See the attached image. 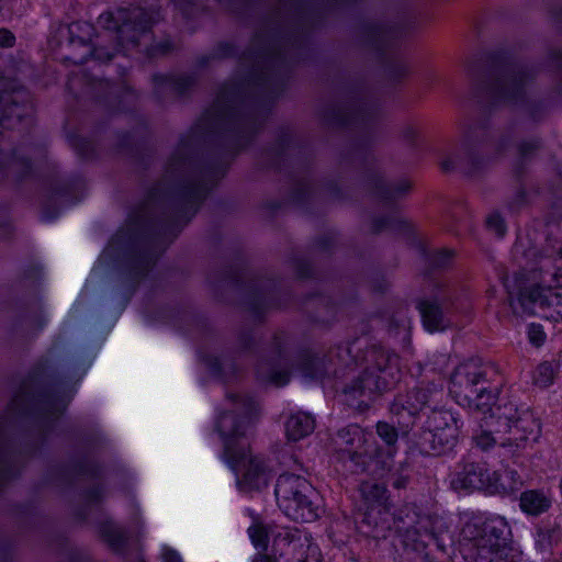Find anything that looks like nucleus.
Listing matches in <instances>:
<instances>
[{
    "instance_id": "obj_1",
    "label": "nucleus",
    "mask_w": 562,
    "mask_h": 562,
    "mask_svg": "<svg viewBox=\"0 0 562 562\" xmlns=\"http://www.w3.org/2000/svg\"><path fill=\"white\" fill-rule=\"evenodd\" d=\"M303 37L290 27L260 30L241 56L245 79L223 86L212 108L181 136L167 160L161 181L112 238L109 251L121 252L125 271L140 279L166 249L161 236L177 218L195 214L207 192L224 177L226 165L206 162L202 149L221 143L239 149L251 142L267 106L283 91L290 68L300 60Z\"/></svg>"
},
{
    "instance_id": "obj_2",
    "label": "nucleus",
    "mask_w": 562,
    "mask_h": 562,
    "mask_svg": "<svg viewBox=\"0 0 562 562\" xmlns=\"http://www.w3.org/2000/svg\"><path fill=\"white\" fill-rule=\"evenodd\" d=\"M153 15L140 7H115L98 16L97 25L110 33L115 42L114 46H103L97 36L93 42L94 26L86 21H76L67 25L68 41L71 44L91 45V54L100 61H109L119 52H125L139 45L143 37L147 36Z\"/></svg>"
},
{
    "instance_id": "obj_3",
    "label": "nucleus",
    "mask_w": 562,
    "mask_h": 562,
    "mask_svg": "<svg viewBox=\"0 0 562 562\" xmlns=\"http://www.w3.org/2000/svg\"><path fill=\"white\" fill-rule=\"evenodd\" d=\"M66 408L55 394L43 391L30 394L25 390L16 394L0 415V488L19 472L18 457L12 451L13 435L20 422L33 416L41 429H48Z\"/></svg>"
},
{
    "instance_id": "obj_4",
    "label": "nucleus",
    "mask_w": 562,
    "mask_h": 562,
    "mask_svg": "<svg viewBox=\"0 0 562 562\" xmlns=\"http://www.w3.org/2000/svg\"><path fill=\"white\" fill-rule=\"evenodd\" d=\"M501 386L502 379L493 363L470 359L452 372L449 392L459 405L485 413Z\"/></svg>"
},
{
    "instance_id": "obj_5",
    "label": "nucleus",
    "mask_w": 562,
    "mask_h": 562,
    "mask_svg": "<svg viewBox=\"0 0 562 562\" xmlns=\"http://www.w3.org/2000/svg\"><path fill=\"white\" fill-rule=\"evenodd\" d=\"M496 395L494 403L488 405L484 418L493 426L497 435H507L501 447L515 453L525 449L529 442H536L540 436V423L528 408H519L510 396Z\"/></svg>"
},
{
    "instance_id": "obj_6",
    "label": "nucleus",
    "mask_w": 562,
    "mask_h": 562,
    "mask_svg": "<svg viewBox=\"0 0 562 562\" xmlns=\"http://www.w3.org/2000/svg\"><path fill=\"white\" fill-rule=\"evenodd\" d=\"M539 283L524 288L518 302L528 315H542L546 318L562 321V286H552L562 279V247L554 258L542 257L539 261Z\"/></svg>"
},
{
    "instance_id": "obj_7",
    "label": "nucleus",
    "mask_w": 562,
    "mask_h": 562,
    "mask_svg": "<svg viewBox=\"0 0 562 562\" xmlns=\"http://www.w3.org/2000/svg\"><path fill=\"white\" fill-rule=\"evenodd\" d=\"M364 369L344 389L352 398L379 395L393 387L401 376L398 357L379 346L370 347L364 355Z\"/></svg>"
},
{
    "instance_id": "obj_8",
    "label": "nucleus",
    "mask_w": 562,
    "mask_h": 562,
    "mask_svg": "<svg viewBox=\"0 0 562 562\" xmlns=\"http://www.w3.org/2000/svg\"><path fill=\"white\" fill-rule=\"evenodd\" d=\"M226 398L232 409L218 417L216 428L223 439L225 461L234 467L236 460L247 457L248 445L243 439L246 427L257 411V403L248 395L235 393H227Z\"/></svg>"
},
{
    "instance_id": "obj_9",
    "label": "nucleus",
    "mask_w": 562,
    "mask_h": 562,
    "mask_svg": "<svg viewBox=\"0 0 562 562\" xmlns=\"http://www.w3.org/2000/svg\"><path fill=\"white\" fill-rule=\"evenodd\" d=\"M274 495L279 508L294 521L311 522L319 516V495L312 484L300 475L281 474L276 483Z\"/></svg>"
},
{
    "instance_id": "obj_10",
    "label": "nucleus",
    "mask_w": 562,
    "mask_h": 562,
    "mask_svg": "<svg viewBox=\"0 0 562 562\" xmlns=\"http://www.w3.org/2000/svg\"><path fill=\"white\" fill-rule=\"evenodd\" d=\"M533 78L524 66L506 63L495 69L487 81L479 86L480 102L491 105L515 104L525 97V88Z\"/></svg>"
},
{
    "instance_id": "obj_11",
    "label": "nucleus",
    "mask_w": 562,
    "mask_h": 562,
    "mask_svg": "<svg viewBox=\"0 0 562 562\" xmlns=\"http://www.w3.org/2000/svg\"><path fill=\"white\" fill-rule=\"evenodd\" d=\"M491 147V134L487 125L484 123L472 124L464 133L460 153L445 158L441 161V168L445 171H450L459 167L472 173L485 164Z\"/></svg>"
},
{
    "instance_id": "obj_12",
    "label": "nucleus",
    "mask_w": 562,
    "mask_h": 562,
    "mask_svg": "<svg viewBox=\"0 0 562 562\" xmlns=\"http://www.w3.org/2000/svg\"><path fill=\"white\" fill-rule=\"evenodd\" d=\"M442 396L441 390L435 384L416 386L405 394L397 395L391 404V413L397 416L402 436H406L419 419V413L428 405L437 404Z\"/></svg>"
},
{
    "instance_id": "obj_13",
    "label": "nucleus",
    "mask_w": 562,
    "mask_h": 562,
    "mask_svg": "<svg viewBox=\"0 0 562 562\" xmlns=\"http://www.w3.org/2000/svg\"><path fill=\"white\" fill-rule=\"evenodd\" d=\"M338 461L351 473L367 470L370 452L367 448V435L358 425H348L337 431L334 438Z\"/></svg>"
},
{
    "instance_id": "obj_14",
    "label": "nucleus",
    "mask_w": 562,
    "mask_h": 562,
    "mask_svg": "<svg viewBox=\"0 0 562 562\" xmlns=\"http://www.w3.org/2000/svg\"><path fill=\"white\" fill-rule=\"evenodd\" d=\"M360 492L370 505L361 521L363 532L373 538H386L391 525L385 506L389 498L385 485L374 481H366L361 483Z\"/></svg>"
},
{
    "instance_id": "obj_15",
    "label": "nucleus",
    "mask_w": 562,
    "mask_h": 562,
    "mask_svg": "<svg viewBox=\"0 0 562 562\" xmlns=\"http://www.w3.org/2000/svg\"><path fill=\"white\" fill-rule=\"evenodd\" d=\"M379 115L375 102L360 97H351L344 106L330 105L324 110L323 120L329 126L371 125Z\"/></svg>"
},
{
    "instance_id": "obj_16",
    "label": "nucleus",
    "mask_w": 562,
    "mask_h": 562,
    "mask_svg": "<svg viewBox=\"0 0 562 562\" xmlns=\"http://www.w3.org/2000/svg\"><path fill=\"white\" fill-rule=\"evenodd\" d=\"M30 93L14 82L0 79V125L14 128L23 121L30 123Z\"/></svg>"
},
{
    "instance_id": "obj_17",
    "label": "nucleus",
    "mask_w": 562,
    "mask_h": 562,
    "mask_svg": "<svg viewBox=\"0 0 562 562\" xmlns=\"http://www.w3.org/2000/svg\"><path fill=\"white\" fill-rule=\"evenodd\" d=\"M290 337L285 333H277L272 338L271 357L260 358L256 364L258 380L276 386H283L290 381V372L282 368L290 364Z\"/></svg>"
},
{
    "instance_id": "obj_18",
    "label": "nucleus",
    "mask_w": 562,
    "mask_h": 562,
    "mask_svg": "<svg viewBox=\"0 0 562 562\" xmlns=\"http://www.w3.org/2000/svg\"><path fill=\"white\" fill-rule=\"evenodd\" d=\"M510 528L504 517L493 516L485 520H472L464 525L461 531L462 542L479 543L484 547L501 544V550L507 553Z\"/></svg>"
},
{
    "instance_id": "obj_19",
    "label": "nucleus",
    "mask_w": 562,
    "mask_h": 562,
    "mask_svg": "<svg viewBox=\"0 0 562 562\" xmlns=\"http://www.w3.org/2000/svg\"><path fill=\"white\" fill-rule=\"evenodd\" d=\"M451 300V291L443 284H437L432 294L417 301L416 307L420 313L424 327L428 331L445 330L450 326Z\"/></svg>"
},
{
    "instance_id": "obj_20",
    "label": "nucleus",
    "mask_w": 562,
    "mask_h": 562,
    "mask_svg": "<svg viewBox=\"0 0 562 562\" xmlns=\"http://www.w3.org/2000/svg\"><path fill=\"white\" fill-rule=\"evenodd\" d=\"M234 471H241V477L237 479V484L241 491H260L268 486L272 479V470L266 460L260 456H252L247 448V457L236 460Z\"/></svg>"
},
{
    "instance_id": "obj_21",
    "label": "nucleus",
    "mask_w": 562,
    "mask_h": 562,
    "mask_svg": "<svg viewBox=\"0 0 562 562\" xmlns=\"http://www.w3.org/2000/svg\"><path fill=\"white\" fill-rule=\"evenodd\" d=\"M490 470L486 463L463 460L458 463L450 481V486L457 492H470L474 490L487 491Z\"/></svg>"
},
{
    "instance_id": "obj_22",
    "label": "nucleus",
    "mask_w": 562,
    "mask_h": 562,
    "mask_svg": "<svg viewBox=\"0 0 562 562\" xmlns=\"http://www.w3.org/2000/svg\"><path fill=\"white\" fill-rule=\"evenodd\" d=\"M247 290V310L256 321H261L267 310L280 305L276 300V282L273 280L250 279Z\"/></svg>"
},
{
    "instance_id": "obj_23",
    "label": "nucleus",
    "mask_w": 562,
    "mask_h": 562,
    "mask_svg": "<svg viewBox=\"0 0 562 562\" xmlns=\"http://www.w3.org/2000/svg\"><path fill=\"white\" fill-rule=\"evenodd\" d=\"M414 516L416 517V520L412 518L407 524L402 520L403 526H398L397 531L401 541L406 549L423 554L424 557L428 543V539H426L425 536L430 535L434 520L427 515L419 516L414 513Z\"/></svg>"
},
{
    "instance_id": "obj_24",
    "label": "nucleus",
    "mask_w": 562,
    "mask_h": 562,
    "mask_svg": "<svg viewBox=\"0 0 562 562\" xmlns=\"http://www.w3.org/2000/svg\"><path fill=\"white\" fill-rule=\"evenodd\" d=\"M154 94L158 101L165 102L175 97L186 93L194 83L195 77L192 75L182 76H153Z\"/></svg>"
},
{
    "instance_id": "obj_25",
    "label": "nucleus",
    "mask_w": 562,
    "mask_h": 562,
    "mask_svg": "<svg viewBox=\"0 0 562 562\" xmlns=\"http://www.w3.org/2000/svg\"><path fill=\"white\" fill-rule=\"evenodd\" d=\"M426 424L432 431L438 434L439 442L453 448L458 440L459 426L457 418L451 412L434 409L427 417Z\"/></svg>"
},
{
    "instance_id": "obj_26",
    "label": "nucleus",
    "mask_w": 562,
    "mask_h": 562,
    "mask_svg": "<svg viewBox=\"0 0 562 562\" xmlns=\"http://www.w3.org/2000/svg\"><path fill=\"white\" fill-rule=\"evenodd\" d=\"M407 436L422 454L438 456L452 449L449 445L439 442L438 434L432 431L426 423L418 430H414V426H412Z\"/></svg>"
},
{
    "instance_id": "obj_27",
    "label": "nucleus",
    "mask_w": 562,
    "mask_h": 562,
    "mask_svg": "<svg viewBox=\"0 0 562 562\" xmlns=\"http://www.w3.org/2000/svg\"><path fill=\"white\" fill-rule=\"evenodd\" d=\"M36 151H40L37 147H30L27 149L19 147L14 149L8 165L4 164L3 155L0 151V180L9 172L13 173L18 179L29 175L32 169L31 155L35 156Z\"/></svg>"
},
{
    "instance_id": "obj_28",
    "label": "nucleus",
    "mask_w": 562,
    "mask_h": 562,
    "mask_svg": "<svg viewBox=\"0 0 562 562\" xmlns=\"http://www.w3.org/2000/svg\"><path fill=\"white\" fill-rule=\"evenodd\" d=\"M522 483L521 476L515 470L493 471L490 474L486 492L503 496L513 495L521 488Z\"/></svg>"
},
{
    "instance_id": "obj_29",
    "label": "nucleus",
    "mask_w": 562,
    "mask_h": 562,
    "mask_svg": "<svg viewBox=\"0 0 562 562\" xmlns=\"http://www.w3.org/2000/svg\"><path fill=\"white\" fill-rule=\"evenodd\" d=\"M501 544L484 547L473 542L460 541V552L468 562H501L507 553L502 552Z\"/></svg>"
},
{
    "instance_id": "obj_30",
    "label": "nucleus",
    "mask_w": 562,
    "mask_h": 562,
    "mask_svg": "<svg viewBox=\"0 0 562 562\" xmlns=\"http://www.w3.org/2000/svg\"><path fill=\"white\" fill-rule=\"evenodd\" d=\"M551 505V494L544 490H527L519 497L520 509L530 516H539L547 513Z\"/></svg>"
},
{
    "instance_id": "obj_31",
    "label": "nucleus",
    "mask_w": 562,
    "mask_h": 562,
    "mask_svg": "<svg viewBox=\"0 0 562 562\" xmlns=\"http://www.w3.org/2000/svg\"><path fill=\"white\" fill-rule=\"evenodd\" d=\"M296 367L302 375L310 380L322 379L327 373L326 358L311 350H302L297 353Z\"/></svg>"
},
{
    "instance_id": "obj_32",
    "label": "nucleus",
    "mask_w": 562,
    "mask_h": 562,
    "mask_svg": "<svg viewBox=\"0 0 562 562\" xmlns=\"http://www.w3.org/2000/svg\"><path fill=\"white\" fill-rule=\"evenodd\" d=\"M370 186L373 194L384 203L394 201L411 189V182L406 179L397 183H386L380 175L372 176Z\"/></svg>"
},
{
    "instance_id": "obj_33",
    "label": "nucleus",
    "mask_w": 562,
    "mask_h": 562,
    "mask_svg": "<svg viewBox=\"0 0 562 562\" xmlns=\"http://www.w3.org/2000/svg\"><path fill=\"white\" fill-rule=\"evenodd\" d=\"M425 538L428 539V543L424 558L429 562H447L451 549V540L448 533L437 532L432 526L430 535L425 536Z\"/></svg>"
},
{
    "instance_id": "obj_34",
    "label": "nucleus",
    "mask_w": 562,
    "mask_h": 562,
    "mask_svg": "<svg viewBox=\"0 0 562 562\" xmlns=\"http://www.w3.org/2000/svg\"><path fill=\"white\" fill-rule=\"evenodd\" d=\"M315 428L314 418L306 413H296L289 417L285 423V434L289 440L299 441L313 432Z\"/></svg>"
},
{
    "instance_id": "obj_35",
    "label": "nucleus",
    "mask_w": 562,
    "mask_h": 562,
    "mask_svg": "<svg viewBox=\"0 0 562 562\" xmlns=\"http://www.w3.org/2000/svg\"><path fill=\"white\" fill-rule=\"evenodd\" d=\"M562 539V530L558 524L547 526L537 532L536 549L544 558L549 559L552 555V550L555 544Z\"/></svg>"
},
{
    "instance_id": "obj_36",
    "label": "nucleus",
    "mask_w": 562,
    "mask_h": 562,
    "mask_svg": "<svg viewBox=\"0 0 562 562\" xmlns=\"http://www.w3.org/2000/svg\"><path fill=\"white\" fill-rule=\"evenodd\" d=\"M492 427L490 422L483 417L479 432L473 436V441L483 451L488 450L497 443L501 446V441L507 437V435H497Z\"/></svg>"
},
{
    "instance_id": "obj_37",
    "label": "nucleus",
    "mask_w": 562,
    "mask_h": 562,
    "mask_svg": "<svg viewBox=\"0 0 562 562\" xmlns=\"http://www.w3.org/2000/svg\"><path fill=\"white\" fill-rule=\"evenodd\" d=\"M100 533L109 546L115 550H122L127 541L126 532L112 521H106L100 526Z\"/></svg>"
},
{
    "instance_id": "obj_38",
    "label": "nucleus",
    "mask_w": 562,
    "mask_h": 562,
    "mask_svg": "<svg viewBox=\"0 0 562 562\" xmlns=\"http://www.w3.org/2000/svg\"><path fill=\"white\" fill-rule=\"evenodd\" d=\"M391 36V31L382 25H370L364 30V43L376 52L384 49Z\"/></svg>"
},
{
    "instance_id": "obj_39",
    "label": "nucleus",
    "mask_w": 562,
    "mask_h": 562,
    "mask_svg": "<svg viewBox=\"0 0 562 562\" xmlns=\"http://www.w3.org/2000/svg\"><path fill=\"white\" fill-rule=\"evenodd\" d=\"M411 321L405 311L396 312L389 321L387 333L391 337L406 341L409 338Z\"/></svg>"
},
{
    "instance_id": "obj_40",
    "label": "nucleus",
    "mask_w": 562,
    "mask_h": 562,
    "mask_svg": "<svg viewBox=\"0 0 562 562\" xmlns=\"http://www.w3.org/2000/svg\"><path fill=\"white\" fill-rule=\"evenodd\" d=\"M204 361L214 374L222 375L226 381L233 379L238 371V367L226 356L222 358L207 356Z\"/></svg>"
},
{
    "instance_id": "obj_41",
    "label": "nucleus",
    "mask_w": 562,
    "mask_h": 562,
    "mask_svg": "<svg viewBox=\"0 0 562 562\" xmlns=\"http://www.w3.org/2000/svg\"><path fill=\"white\" fill-rule=\"evenodd\" d=\"M387 229L395 233L406 234L411 231V224L400 217H379L373 220V233H380Z\"/></svg>"
},
{
    "instance_id": "obj_42",
    "label": "nucleus",
    "mask_w": 562,
    "mask_h": 562,
    "mask_svg": "<svg viewBox=\"0 0 562 562\" xmlns=\"http://www.w3.org/2000/svg\"><path fill=\"white\" fill-rule=\"evenodd\" d=\"M554 368L550 362L540 363L533 374V381L540 387H548L553 383Z\"/></svg>"
},
{
    "instance_id": "obj_43",
    "label": "nucleus",
    "mask_w": 562,
    "mask_h": 562,
    "mask_svg": "<svg viewBox=\"0 0 562 562\" xmlns=\"http://www.w3.org/2000/svg\"><path fill=\"white\" fill-rule=\"evenodd\" d=\"M376 434L390 448L394 447L398 439V430L391 424L379 422L375 426Z\"/></svg>"
},
{
    "instance_id": "obj_44",
    "label": "nucleus",
    "mask_w": 562,
    "mask_h": 562,
    "mask_svg": "<svg viewBox=\"0 0 562 562\" xmlns=\"http://www.w3.org/2000/svg\"><path fill=\"white\" fill-rule=\"evenodd\" d=\"M453 255L450 249L437 250L429 257V265L435 269H445L451 265Z\"/></svg>"
},
{
    "instance_id": "obj_45",
    "label": "nucleus",
    "mask_w": 562,
    "mask_h": 562,
    "mask_svg": "<svg viewBox=\"0 0 562 562\" xmlns=\"http://www.w3.org/2000/svg\"><path fill=\"white\" fill-rule=\"evenodd\" d=\"M236 54V48L234 45L229 43H220L212 52L210 56H205L202 58L201 64L204 65L209 59L215 58H226L234 56Z\"/></svg>"
},
{
    "instance_id": "obj_46",
    "label": "nucleus",
    "mask_w": 562,
    "mask_h": 562,
    "mask_svg": "<svg viewBox=\"0 0 562 562\" xmlns=\"http://www.w3.org/2000/svg\"><path fill=\"white\" fill-rule=\"evenodd\" d=\"M248 533L256 548L267 549L268 535L262 526L254 525L249 527Z\"/></svg>"
},
{
    "instance_id": "obj_47",
    "label": "nucleus",
    "mask_w": 562,
    "mask_h": 562,
    "mask_svg": "<svg viewBox=\"0 0 562 562\" xmlns=\"http://www.w3.org/2000/svg\"><path fill=\"white\" fill-rule=\"evenodd\" d=\"M71 146L82 158H90L93 154V145L83 137L76 136L71 139Z\"/></svg>"
},
{
    "instance_id": "obj_48",
    "label": "nucleus",
    "mask_w": 562,
    "mask_h": 562,
    "mask_svg": "<svg viewBox=\"0 0 562 562\" xmlns=\"http://www.w3.org/2000/svg\"><path fill=\"white\" fill-rule=\"evenodd\" d=\"M486 225H487V228L493 231L498 237H503L505 235V231H506L505 224L499 214H497V213L491 214L486 218Z\"/></svg>"
},
{
    "instance_id": "obj_49",
    "label": "nucleus",
    "mask_w": 562,
    "mask_h": 562,
    "mask_svg": "<svg viewBox=\"0 0 562 562\" xmlns=\"http://www.w3.org/2000/svg\"><path fill=\"white\" fill-rule=\"evenodd\" d=\"M529 339L535 346H541L546 339V334L540 325L531 324L529 327Z\"/></svg>"
},
{
    "instance_id": "obj_50",
    "label": "nucleus",
    "mask_w": 562,
    "mask_h": 562,
    "mask_svg": "<svg viewBox=\"0 0 562 562\" xmlns=\"http://www.w3.org/2000/svg\"><path fill=\"white\" fill-rule=\"evenodd\" d=\"M255 342V336L251 330H241L238 336V347L243 351L251 350Z\"/></svg>"
},
{
    "instance_id": "obj_51",
    "label": "nucleus",
    "mask_w": 562,
    "mask_h": 562,
    "mask_svg": "<svg viewBox=\"0 0 562 562\" xmlns=\"http://www.w3.org/2000/svg\"><path fill=\"white\" fill-rule=\"evenodd\" d=\"M15 44L14 34L8 29H0V47H13Z\"/></svg>"
},
{
    "instance_id": "obj_52",
    "label": "nucleus",
    "mask_w": 562,
    "mask_h": 562,
    "mask_svg": "<svg viewBox=\"0 0 562 562\" xmlns=\"http://www.w3.org/2000/svg\"><path fill=\"white\" fill-rule=\"evenodd\" d=\"M402 138L409 145H413L418 137V130L414 125H406L401 132Z\"/></svg>"
},
{
    "instance_id": "obj_53",
    "label": "nucleus",
    "mask_w": 562,
    "mask_h": 562,
    "mask_svg": "<svg viewBox=\"0 0 562 562\" xmlns=\"http://www.w3.org/2000/svg\"><path fill=\"white\" fill-rule=\"evenodd\" d=\"M294 268L300 278H306L310 276L311 267L307 261L303 259H295Z\"/></svg>"
},
{
    "instance_id": "obj_54",
    "label": "nucleus",
    "mask_w": 562,
    "mask_h": 562,
    "mask_svg": "<svg viewBox=\"0 0 562 562\" xmlns=\"http://www.w3.org/2000/svg\"><path fill=\"white\" fill-rule=\"evenodd\" d=\"M103 495V490L101 486L95 485L92 488H90L86 494V499L88 503H98Z\"/></svg>"
},
{
    "instance_id": "obj_55",
    "label": "nucleus",
    "mask_w": 562,
    "mask_h": 562,
    "mask_svg": "<svg viewBox=\"0 0 562 562\" xmlns=\"http://www.w3.org/2000/svg\"><path fill=\"white\" fill-rule=\"evenodd\" d=\"M539 147V142L532 140V142H526L520 144L519 146V153L525 158L528 157L529 154L535 151Z\"/></svg>"
},
{
    "instance_id": "obj_56",
    "label": "nucleus",
    "mask_w": 562,
    "mask_h": 562,
    "mask_svg": "<svg viewBox=\"0 0 562 562\" xmlns=\"http://www.w3.org/2000/svg\"><path fill=\"white\" fill-rule=\"evenodd\" d=\"M408 484V476L402 474H394L391 476V485L394 488L401 490L405 488Z\"/></svg>"
},
{
    "instance_id": "obj_57",
    "label": "nucleus",
    "mask_w": 562,
    "mask_h": 562,
    "mask_svg": "<svg viewBox=\"0 0 562 562\" xmlns=\"http://www.w3.org/2000/svg\"><path fill=\"white\" fill-rule=\"evenodd\" d=\"M291 138H292V135H291L290 131L282 132V134L280 135V138L278 140V148H277L278 155L281 154V151H283L286 147H289Z\"/></svg>"
},
{
    "instance_id": "obj_58",
    "label": "nucleus",
    "mask_w": 562,
    "mask_h": 562,
    "mask_svg": "<svg viewBox=\"0 0 562 562\" xmlns=\"http://www.w3.org/2000/svg\"><path fill=\"white\" fill-rule=\"evenodd\" d=\"M162 561L164 562H182L181 557L177 551L165 548L162 552Z\"/></svg>"
},
{
    "instance_id": "obj_59",
    "label": "nucleus",
    "mask_w": 562,
    "mask_h": 562,
    "mask_svg": "<svg viewBox=\"0 0 562 562\" xmlns=\"http://www.w3.org/2000/svg\"><path fill=\"white\" fill-rule=\"evenodd\" d=\"M335 237L331 234L325 235L317 240V246L322 250H328L330 246L334 244Z\"/></svg>"
},
{
    "instance_id": "obj_60",
    "label": "nucleus",
    "mask_w": 562,
    "mask_h": 562,
    "mask_svg": "<svg viewBox=\"0 0 562 562\" xmlns=\"http://www.w3.org/2000/svg\"><path fill=\"white\" fill-rule=\"evenodd\" d=\"M123 100L121 102L134 103L137 100V94L130 87L124 88Z\"/></svg>"
},
{
    "instance_id": "obj_61",
    "label": "nucleus",
    "mask_w": 562,
    "mask_h": 562,
    "mask_svg": "<svg viewBox=\"0 0 562 562\" xmlns=\"http://www.w3.org/2000/svg\"><path fill=\"white\" fill-rule=\"evenodd\" d=\"M296 553H297V557L292 562H319L318 559L315 558V557H303L304 555V550H303L302 547H300V549H299V551Z\"/></svg>"
},
{
    "instance_id": "obj_62",
    "label": "nucleus",
    "mask_w": 562,
    "mask_h": 562,
    "mask_svg": "<svg viewBox=\"0 0 562 562\" xmlns=\"http://www.w3.org/2000/svg\"><path fill=\"white\" fill-rule=\"evenodd\" d=\"M307 183L306 182H302V183H299L297 184V188L295 189V199L297 201L300 200H303L304 199V195L305 193L307 192Z\"/></svg>"
},
{
    "instance_id": "obj_63",
    "label": "nucleus",
    "mask_w": 562,
    "mask_h": 562,
    "mask_svg": "<svg viewBox=\"0 0 562 562\" xmlns=\"http://www.w3.org/2000/svg\"><path fill=\"white\" fill-rule=\"evenodd\" d=\"M244 278H245V273H244V272H241V271H235V272H233V273L228 277V280H229V282H231V283H233V284H236V285H237V284H239V283H241V282H243Z\"/></svg>"
},
{
    "instance_id": "obj_64",
    "label": "nucleus",
    "mask_w": 562,
    "mask_h": 562,
    "mask_svg": "<svg viewBox=\"0 0 562 562\" xmlns=\"http://www.w3.org/2000/svg\"><path fill=\"white\" fill-rule=\"evenodd\" d=\"M278 560L273 557H270V555H267V554H262V553H258L255 555L252 562H277Z\"/></svg>"
}]
</instances>
